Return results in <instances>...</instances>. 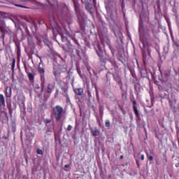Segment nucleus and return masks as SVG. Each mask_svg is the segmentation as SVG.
Wrapping results in <instances>:
<instances>
[{
    "instance_id": "nucleus-1",
    "label": "nucleus",
    "mask_w": 179,
    "mask_h": 179,
    "mask_svg": "<svg viewBox=\"0 0 179 179\" xmlns=\"http://www.w3.org/2000/svg\"><path fill=\"white\" fill-rule=\"evenodd\" d=\"M52 114L55 120L59 122V121H61L62 117H64V108L59 105H57L52 108Z\"/></svg>"
},
{
    "instance_id": "nucleus-2",
    "label": "nucleus",
    "mask_w": 179,
    "mask_h": 179,
    "mask_svg": "<svg viewBox=\"0 0 179 179\" xmlns=\"http://www.w3.org/2000/svg\"><path fill=\"white\" fill-rule=\"evenodd\" d=\"M38 58L40 59V63H39V66L38 68V72L40 74V78H41V86L42 87H44V85H45V69L41 66H40V65H41V64H43V60L41 59V57L37 55Z\"/></svg>"
},
{
    "instance_id": "nucleus-3",
    "label": "nucleus",
    "mask_w": 179,
    "mask_h": 179,
    "mask_svg": "<svg viewBox=\"0 0 179 179\" xmlns=\"http://www.w3.org/2000/svg\"><path fill=\"white\" fill-rule=\"evenodd\" d=\"M62 94L66 97V103H71V99L69 98V95L68 94V88L65 87H61Z\"/></svg>"
},
{
    "instance_id": "nucleus-4",
    "label": "nucleus",
    "mask_w": 179,
    "mask_h": 179,
    "mask_svg": "<svg viewBox=\"0 0 179 179\" xmlns=\"http://www.w3.org/2000/svg\"><path fill=\"white\" fill-rule=\"evenodd\" d=\"M96 47L97 48H95V51L100 59H103L104 52L103 51V49H101V46H100L99 44L96 45Z\"/></svg>"
},
{
    "instance_id": "nucleus-5",
    "label": "nucleus",
    "mask_w": 179,
    "mask_h": 179,
    "mask_svg": "<svg viewBox=\"0 0 179 179\" xmlns=\"http://www.w3.org/2000/svg\"><path fill=\"white\" fill-rule=\"evenodd\" d=\"M24 71H25L26 73L27 74V76H28L30 82H34V75H33V73H31L30 72H28L27 64H24Z\"/></svg>"
},
{
    "instance_id": "nucleus-6",
    "label": "nucleus",
    "mask_w": 179,
    "mask_h": 179,
    "mask_svg": "<svg viewBox=\"0 0 179 179\" xmlns=\"http://www.w3.org/2000/svg\"><path fill=\"white\" fill-rule=\"evenodd\" d=\"M15 51L17 52V57L19 59V58H20L21 55H22V50L20 49V42H15Z\"/></svg>"
},
{
    "instance_id": "nucleus-7",
    "label": "nucleus",
    "mask_w": 179,
    "mask_h": 179,
    "mask_svg": "<svg viewBox=\"0 0 179 179\" xmlns=\"http://www.w3.org/2000/svg\"><path fill=\"white\" fill-rule=\"evenodd\" d=\"M133 103V110H134V113L136 115V117H139V110H138V107L137 106V102L136 101L134 100L132 101Z\"/></svg>"
},
{
    "instance_id": "nucleus-8",
    "label": "nucleus",
    "mask_w": 179,
    "mask_h": 179,
    "mask_svg": "<svg viewBox=\"0 0 179 179\" xmlns=\"http://www.w3.org/2000/svg\"><path fill=\"white\" fill-rule=\"evenodd\" d=\"M5 94L7 99H10V97H12V87H6L5 90Z\"/></svg>"
},
{
    "instance_id": "nucleus-9",
    "label": "nucleus",
    "mask_w": 179,
    "mask_h": 179,
    "mask_svg": "<svg viewBox=\"0 0 179 179\" xmlns=\"http://www.w3.org/2000/svg\"><path fill=\"white\" fill-rule=\"evenodd\" d=\"M113 79L114 80H115V82H117V85H121V83H122L121 77H120V76L117 73L113 74Z\"/></svg>"
},
{
    "instance_id": "nucleus-10",
    "label": "nucleus",
    "mask_w": 179,
    "mask_h": 179,
    "mask_svg": "<svg viewBox=\"0 0 179 179\" xmlns=\"http://www.w3.org/2000/svg\"><path fill=\"white\" fill-rule=\"evenodd\" d=\"M53 89H54V85L49 83L45 90V92L48 93L49 94H51V93H52Z\"/></svg>"
},
{
    "instance_id": "nucleus-11",
    "label": "nucleus",
    "mask_w": 179,
    "mask_h": 179,
    "mask_svg": "<svg viewBox=\"0 0 179 179\" xmlns=\"http://www.w3.org/2000/svg\"><path fill=\"white\" fill-rule=\"evenodd\" d=\"M6 106L5 96H3V94H0V107H6Z\"/></svg>"
},
{
    "instance_id": "nucleus-12",
    "label": "nucleus",
    "mask_w": 179,
    "mask_h": 179,
    "mask_svg": "<svg viewBox=\"0 0 179 179\" xmlns=\"http://www.w3.org/2000/svg\"><path fill=\"white\" fill-rule=\"evenodd\" d=\"M53 75L56 79L59 78V76H61V70H59V69H54Z\"/></svg>"
},
{
    "instance_id": "nucleus-13",
    "label": "nucleus",
    "mask_w": 179,
    "mask_h": 179,
    "mask_svg": "<svg viewBox=\"0 0 179 179\" xmlns=\"http://www.w3.org/2000/svg\"><path fill=\"white\" fill-rule=\"evenodd\" d=\"M74 92L78 96H82V94H83V89H82V88H76V89L74 90Z\"/></svg>"
},
{
    "instance_id": "nucleus-14",
    "label": "nucleus",
    "mask_w": 179,
    "mask_h": 179,
    "mask_svg": "<svg viewBox=\"0 0 179 179\" xmlns=\"http://www.w3.org/2000/svg\"><path fill=\"white\" fill-rule=\"evenodd\" d=\"M92 134L94 136H99V135H100V131L99 129H95L94 130L92 131Z\"/></svg>"
},
{
    "instance_id": "nucleus-15",
    "label": "nucleus",
    "mask_w": 179,
    "mask_h": 179,
    "mask_svg": "<svg viewBox=\"0 0 179 179\" xmlns=\"http://www.w3.org/2000/svg\"><path fill=\"white\" fill-rule=\"evenodd\" d=\"M92 3H85L86 10L90 11V10H92Z\"/></svg>"
},
{
    "instance_id": "nucleus-16",
    "label": "nucleus",
    "mask_w": 179,
    "mask_h": 179,
    "mask_svg": "<svg viewBox=\"0 0 179 179\" xmlns=\"http://www.w3.org/2000/svg\"><path fill=\"white\" fill-rule=\"evenodd\" d=\"M110 125H111V123L110 122V120H105V126H106V128L110 129Z\"/></svg>"
},
{
    "instance_id": "nucleus-17",
    "label": "nucleus",
    "mask_w": 179,
    "mask_h": 179,
    "mask_svg": "<svg viewBox=\"0 0 179 179\" xmlns=\"http://www.w3.org/2000/svg\"><path fill=\"white\" fill-rule=\"evenodd\" d=\"M16 64V59H13V63H12V66H11V69L13 71V72H15V65Z\"/></svg>"
},
{
    "instance_id": "nucleus-18",
    "label": "nucleus",
    "mask_w": 179,
    "mask_h": 179,
    "mask_svg": "<svg viewBox=\"0 0 179 179\" xmlns=\"http://www.w3.org/2000/svg\"><path fill=\"white\" fill-rule=\"evenodd\" d=\"M146 155L148 159H150V162H153V156H152V154H149L148 152H147Z\"/></svg>"
},
{
    "instance_id": "nucleus-19",
    "label": "nucleus",
    "mask_w": 179,
    "mask_h": 179,
    "mask_svg": "<svg viewBox=\"0 0 179 179\" xmlns=\"http://www.w3.org/2000/svg\"><path fill=\"white\" fill-rule=\"evenodd\" d=\"M0 31H1V33H3V34L6 33V30H5V28H3V26H1V27H0Z\"/></svg>"
},
{
    "instance_id": "nucleus-20",
    "label": "nucleus",
    "mask_w": 179,
    "mask_h": 179,
    "mask_svg": "<svg viewBox=\"0 0 179 179\" xmlns=\"http://www.w3.org/2000/svg\"><path fill=\"white\" fill-rule=\"evenodd\" d=\"M73 41H74L75 44H76L78 45V48H80V44H79V42L78 41V40L74 38Z\"/></svg>"
},
{
    "instance_id": "nucleus-21",
    "label": "nucleus",
    "mask_w": 179,
    "mask_h": 179,
    "mask_svg": "<svg viewBox=\"0 0 179 179\" xmlns=\"http://www.w3.org/2000/svg\"><path fill=\"white\" fill-rule=\"evenodd\" d=\"M19 106L20 107H22V106L24 107V100L22 99L21 101H20Z\"/></svg>"
},
{
    "instance_id": "nucleus-22",
    "label": "nucleus",
    "mask_w": 179,
    "mask_h": 179,
    "mask_svg": "<svg viewBox=\"0 0 179 179\" xmlns=\"http://www.w3.org/2000/svg\"><path fill=\"white\" fill-rule=\"evenodd\" d=\"M36 153H37V155H43V150L37 149Z\"/></svg>"
},
{
    "instance_id": "nucleus-23",
    "label": "nucleus",
    "mask_w": 179,
    "mask_h": 179,
    "mask_svg": "<svg viewBox=\"0 0 179 179\" xmlns=\"http://www.w3.org/2000/svg\"><path fill=\"white\" fill-rule=\"evenodd\" d=\"M0 38L3 40V44H5V34H1V36H0Z\"/></svg>"
},
{
    "instance_id": "nucleus-24",
    "label": "nucleus",
    "mask_w": 179,
    "mask_h": 179,
    "mask_svg": "<svg viewBox=\"0 0 179 179\" xmlns=\"http://www.w3.org/2000/svg\"><path fill=\"white\" fill-rule=\"evenodd\" d=\"M44 122H45V124H50L51 120L50 119H45Z\"/></svg>"
},
{
    "instance_id": "nucleus-25",
    "label": "nucleus",
    "mask_w": 179,
    "mask_h": 179,
    "mask_svg": "<svg viewBox=\"0 0 179 179\" xmlns=\"http://www.w3.org/2000/svg\"><path fill=\"white\" fill-rule=\"evenodd\" d=\"M143 29V24H139L138 33H141V30Z\"/></svg>"
},
{
    "instance_id": "nucleus-26",
    "label": "nucleus",
    "mask_w": 179,
    "mask_h": 179,
    "mask_svg": "<svg viewBox=\"0 0 179 179\" xmlns=\"http://www.w3.org/2000/svg\"><path fill=\"white\" fill-rule=\"evenodd\" d=\"M6 32L8 33V34H9V36H12V34H13V33L12 32V31L10 29L6 30Z\"/></svg>"
},
{
    "instance_id": "nucleus-27",
    "label": "nucleus",
    "mask_w": 179,
    "mask_h": 179,
    "mask_svg": "<svg viewBox=\"0 0 179 179\" xmlns=\"http://www.w3.org/2000/svg\"><path fill=\"white\" fill-rule=\"evenodd\" d=\"M67 131H72V126H71V124H69V125L67 127Z\"/></svg>"
},
{
    "instance_id": "nucleus-28",
    "label": "nucleus",
    "mask_w": 179,
    "mask_h": 179,
    "mask_svg": "<svg viewBox=\"0 0 179 179\" xmlns=\"http://www.w3.org/2000/svg\"><path fill=\"white\" fill-rule=\"evenodd\" d=\"M173 43L176 47H179V41H174Z\"/></svg>"
},
{
    "instance_id": "nucleus-29",
    "label": "nucleus",
    "mask_w": 179,
    "mask_h": 179,
    "mask_svg": "<svg viewBox=\"0 0 179 179\" xmlns=\"http://www.w3.org/2000/svg\"><path fill=\"white\" fill-rule=\"evenodd\" d=\"M171 96L172 98H173V101H175V103H176L177 100L176 99V96H174V94H172L171 95Z\"/></svg>"
},
{
    "instance_id": "nucleus-30",
    "label": "nucleus",
    "mask_w": 179,
    "mask_h": 179,
    "mask_svg": "<svg viewBox=\"0 0 179 179\" xmlns=\"http://www.w3.org/2000/svg\"><path fill=\"white\" fill-rule=\"evenodd\" d=\"M136 165H137V167L138 169H139V167H141V164H139V161L136 160Z\"/></svg>"
},
{
    "instance_id": "nucleus-31",
    "label": "nucleus",
    "mask_w": 179,
    "mask_h": 179,
    "mask_svg": "<svg viewBox=\"0 0 179 179\" xmlns=\"http://www.w3.org/2000/svg\"><path fill=\"white\" fill-rule=\"evenodd\" d=\"M76 52L78 57H80V53L79 50H76Z\"/></svg>"
},
{
    "instance_id": "nucleus-32",
    "label": "nucleus",
    "mask_w": 179,
    "mask_h": 179,
    "mask_svg": "<svg viewBox=\"0 0 179 179\" xmlns=\"http://www.w3.org/2000/svg\"><path fill=\"white\" fill-rule=\"evenodd\" d=\"M59 94V90H56V91H55V96H57V95Z\"/></svg>"
},
{
    "instance_id": "nucleus-33",
    "label": "nucleus",
    "mask_w": 179,
    "mask_h": 179,
    "mask_svg": "<svg viewBox=\"0 0 179 179\" xmlns=\"http://www.w3.org/2000/svg\"><path fill=\"white\" fill-rule=\"evenodd\" d=\"M141 160H145V155H142L141 157Z\"/></svg>"
},
{
    "instance_id": "nucleus-34",
    "label": "nucleus",
    "mask_w": 179,
    "mask_h": 179,
    "mask_svg": "<svg viewBox=\"0 0 179 179\" xmlns=\"http://www.w3.org/2000/svg\"><path fill=\"white\" fill-rule=\"evenodd\" d=\"M120 87V90H122V82L121 83V85L120 84H118Z\"/></svg>"
},
{
    "instance_id": "nucleus-35",
    "label": "nucleus",
    "mask_w": 179,
    "mask_h": 179,
    "mask_svg": "<svg viewBox=\"0 0 179 179\" xmlns=\"http://www.w3.org/2000/svg\"><path fill=\"white\" fill-rule=\"evenodd\" d=\"M16 6H18L19 8H26L24 6H22L21 5H15Z\"/></svg>"
},
{
    "instance_id": "nucleus-36",
    "label": "nucleus",
    "mask_w": 179,
    "mask_h": 179,
    "mask_svg": "<svg viewBox=\"0 0 179 179\" xmlns=\"http://www.w3.org/2000/svg\"><path fill=\"white\" fill-rule=\"evenodd\" d=\"M69 167V164H66L65 166H64V168L65 169H68Z\"/></svg>"
},
{
    "instance_id": "nucleus-37",
    "label": "nucleus",
    "mask_w": 179,
    "mask_h": 179,
    "mask_svg": "<svg viewBox=\"0 0 179 179\" xmlns=\"http://www.w3.org/2000/svg\"><path fill=\"white\" fill-rule=\"evenodd\" d=\"M120 160H122V159H124V155H120Z\"/></svg>"
},
{
    "instance_id": "nucleus-38",
    "label": "nucleus",
    "mask_w": 179,
    "mask_h": 179,
    "mask_svg": "<svg viewBox=\"0 0 179 179\" xmlns=\"http://www.w3.org/2000/svg\"><path fill=\"white\" fill-rule=\"evenodd\" d=\"M3 139H8V137L6 136H3Z\"/></svg>"
},
{
    "instance_id": "nucleus-39",
    "label": "nucleus",
    "mask_w": 179,
    "mask_h": 179,
    "mask_svg": "<svg viewBox=\"0 0 179 179\" xmlns=\"http://www.w3.org/2000/svg\"><path fill=\"white\" fill-rule=\"evenodd\" d=\"M176 167L178 168L179 167V164H176Z\"/></svg>"
},
{
    "instance_id": "nucleus-40",
    "label": "nucleus",
    "mask_w": 179,
    "mask_h": 179,
    "mask_svg": "<svg viewBox=\"0 0 179 179\" xmlns=\"http://www.w3.org/2000/svg\"><path fill=\"white\" fill-rule=\"evenodd\" d=\"M93 3L96 5V0H93Z\"/></svg>"
},
{
    "instance_id": "nucleus-41",
    "label": "nucleus",
    "mask_w": 179,
    "mask_h": 179,
    "mask_svg": "<svg viewBox=\"0 0 179 179\" xmlns=\"http://www.w3.org/2000/svg\"><path fill=\"white\" fill-rule=\"evenodd\" d=\"M140 41L142 42V38H140Z\"/></svg>"
},
{
    "instance_id": "nucleus-42",
    "label": "nucleus",
    "mask_w": 179,
    "mask_h": 179,
    "mask_svg": "<svg viewBox=\"0 0 179 179\" xmlns=\"http://www.w3.org/2000/svg\"><path fill=\"white\" fill-rule=\"evenodd\" d=\"M109 178H111V176H109Z\"/></svg>"
},
{
    "instance_id": "nucleus-43",
    "label": "nucleus",
    "mask_w": 179,
    "mask_h": 179,
    "mask_svg": "<svg viewBox=\"0 0 179 179\" xmlns=\"http://www.w3.org/2000/svg\"><path fill=\"white\" fill-rule=\"evenodd\" d=\"M59 58H61V55H59Z\"/></svg>"
},
{
    "instance_id": "nucleus-44",
    "label": "nucleus",
    "mask_w": 179,
    "mask_h": 179,
    "mask_svg": "<svg viewBox=\"0 0 179 179\" xmlns=\"http://www.w3.org/2000/svg\"><path fill=\"white\" fill-rule=\"evenodd\" d=\"M159 89L160 90V86H159Z\"/></svg>"
},
{
    "instance_id": "nucleus-45",
    "label": "nucleus",
    "mask_w": 179,
    "mask_h": 179,
    "mask_svg": "<svg viewBox=\"0 0 179 179\" xmlns=\"http://www.w3.org/2000/svg\"><path fill=\"white\" fill-rule=\"evenodd\" d=\"M0 45H1V43H0Z\"/></svg>"
}]
</instances>
